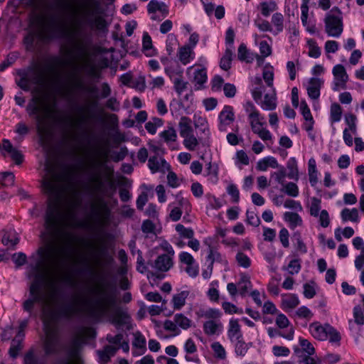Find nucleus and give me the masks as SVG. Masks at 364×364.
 Returning a JSON list of instances; mask_svg holds the SVG:
<instances>
[{
	"mask_svg": "<svg viewBox=\"0 0 364 364\" xmlns=\"http://www.w3.org/2000/svg\"><path fill=\"white\" fill-rule=\"evenodd\" d=\"M38 254L41 259L33 267L34 280L29 287L30 297L22 304L23 311L27 312L31 318L35 319L38 317V313L34 311L36 303L41 304V308L44 305L51 307L42 294L41 288L46 279V271L53 265V256L50 250L40 249Z\"/></svg>",
	"mask_w": 364,
	"mask_h": 364,
	"instance_id": "7ed1b4c3",
	"label": "nucleus"
},
{
	"mask_svg": "<svg viewBox=\"0 0 364 364\" xmlns=\"http://www.w3.org/2000/svg\"><path fill=\"white\" fill-rule=\"evenodd\" d=\"M294 316L299 318H304L308 321L313 318L314 314L307 306H301L295 311Z\"/></svg>",
	"mask_w": 364,
	"mask_h": 364,
	"instance_id": "052dcab7",
	"label": "nucleus"
},
{
	"mask_svg": "<svg viewBox=\"0 0 364 364\" xmlns=\"http://www.w3.org/2000/svg\"><path fill=\"white\" fill-rule=\"evenodd\" d=\"M342 107L336 102L331 104L330 109V122L333 124L341 121L342 117Z\"/></svg>",
	"mask_w": 364,
	"mask_h": 364,
	"instance_id": "79ce46f5",
	"label": "nucleus"
},
{
	"mask_svg": "<svg viewBox=\"0 0 364 364\" xmlns=\"http://www.w3.org/2000/svg\"><path fill=\"white\" fill-rule=\"evenodd\" d=\"M261 102V107L264 110H274L277 107V96L275 89H272V93H267L264 100Z\"/></svg>",
	"mask_w": 364,
	"mask_h": 364,
	"instance_id": "bb28decb",
	"label": "nucleus"
},
{
	"mask_svg": "<svg viewBox=\"0 0 364 364\" xmlns=\"http://www.w3.org/2000/svg\"><path fill=\"white\" fill-rule=\"evenodd\" d=\"M284 219L289 223V226L291 229H294L297 226L302 225V219L296 213L286 212L284 214Z\"/></svg>",
	"mask_w": 364,
	"mask_h": 364,
	"instance_id": "72a5a7b5",
	"label": "nucleus"
},
{
	"mask_svg": "<svg viewBox=\"0 0 364 364\" xmlns=\"http://www.w3.org/2000/svg\"><path fill=\"white\" fill-rule=\"evenodd\" d=\"M90 291L97 295L94 300L82 298L80 301L86 306L87 314L91 319L101 322L109 318L117 328L124 326L130 328L128 325L131 318L127 311L118 306L117 290L114 285L107 284L105 287L91 289Z\"/></svg>",
	"mask_w": 364,
	"mask_h": 364,
	"instance_id": "f257e3e1",
	"label": "nucleus"
},
{
	"mask_svg": "<svg viewBox=\"0 0 364 364\" xmlns=\"http://www.w3.org/2000/svg\"><path fill=\"white\" fill-rule=\"evenodd\" d=\"M14 181L15 176L12 172H3L0 175V182L4 186H13L14 183Z\"/></svg>",
	"mask_w": 364,
	"mask_h": 364,
	"instance_id": "774afa93",
	"label": "nucleus"
},
{
	"mask_svg": "<svg viewBox=\"0 0 364 364\" xmlns=\"http://www.w3.org/2000/svg\"><path fill=\"white\" fill-rule=\"evenodd\" d=\"M182 138L183 139V144L188 151H195L196 147L200 144L203 146L200 137L197 138L193 134Z\"/></svg>",
	"mask_w": 364,
	"mask_h": 364,
	"instance_id": "7c9ffc66",
	"label": "nucleus"
},
{
	"mask_svg": "<svg viewBox=\"0 0 364 364\" xmlns=\"http://www.w3.org/2000/svg\"><path fill=\"white\" fill-rule=\"evenodd\" d=\"M299 299L294 294H284L282 295L281 308L286 312L295 309L299 304Z\"/></svg>",
	"mask_w": 364,
	"mask_h": 364,
	"instance_id": "412c9836",
	"label": "nucleus"
},
{
	"mask_svg": "<svg viewBox=\"0 0 364 364\" xmlns=\"http://www.w3.org/2000/svg\"><path fill=\"white\" fill-rule=\"evenodd\" d=\"M159 136L167 144L176 141L177 139L176 132L175 129L172 127H170L167 129H165L164 131L160 132Z\"/></svg>",
	"mask_w": 364,
	"mask_h": 364,
	"instance_id": "8fccbe9b",
	"label": "nucleus"
},
{
	"mask_svg": "<svg viewBox=\"0 0 364 364\" xmlns=\"http://www.w3.org/2000/svg\"><path fill=\"white\" fill-rule=\"evenodd\" d=\"M325 31L328 36L338 38L343 33V24L342 14L337 6H334L326 14L324 18Z\"/></svg>",
	"mask_w": 364,
	"mask_h": 364,
	"instance_id": "6e6552de",
	"label": "nucleus"
},
{
	"mask_svg": "<svg viewBox=\"0 0 364 364\" xmlns=\"http://www.w3.org/2000/svg\"><path fill=\"white\" fill-rule=\"evenodd\" d=\"M334 76L332 90L335 92L339 91L341 89L346 88V83L348 81V75L343 65H336L332 70Z\"/></svg>",
	"mask_w": 364,
	"mask_h": 364,
	"instance_id": "f8f14e48",
	"label": "nucleus"
},
{
	"mask_svg": "<svg viewBox=\"0 0 364 364\" xmlns=\"http://www.w3.org/2000/svg\"><path fill=\"white\" fill-rule=\"evenodd\" d=\"M14 132L18 134L14 140L21 142L23 140L24 136L29 133L30 129L23 122H19L16 124Z\"/></svg>",
	"mask_w": 364,
	"mask_h": 364,
	"instance_id": "37998d69",
	"label": "nucleus"
},
{
	"mask_svg": "<svg viewBox=\"0 0 364 364\" xmlns=\"http://www.w3.org/2000/svg\"><path fill=\"white\" fill-rule=\"evenodd\" d=\"M30 26L39 29L41 37L46 41L57 38H69L72 42V50L70 54H74L77 58H86L89 54L91 39L87 37L80 41L73 40L68 34L65 23L55 15L48 18L40 15H32L30 17Z\"/></svg>",
	"mask_w": 364,
	"mask_h": 364,
	"instance_id": "f03ea898",
	"label": "nucleus"
},
{
	"mask_svg": "<svg viewBox=\"0 0 364 364\" xmlns=\"http://www.w3.org/2000/svg\"><path fill=\"white\" fill-rule=\"evenodd\" d=\"M259 48L261 55L255 54V58H257V60H261L262 58H267L272 54V47L265 41H262L259 43Z\"/></svg>",
	"mask_w": 364,
	"mask_h": 364,
	"instance_id": "4d7b16f0",
	"label": "nucleus"
},
{
	"mask_svg": "<svg viewBox=\"0 0 364 364\" xmlns=\"http://www.w3.org/2000/svg\"><path fill=\"white\" fill-rule=\"evenodd\" d=\"M173 320L175 323L183 329H188L191 326V320L185 316L183 314H176Z\"/></svg>",
	"mask_w": 364,
	"mask_h": 364,
	"instance_id": "13d9d810",
	"label": "nucleus"
},
{
	"mask_svg": "<svg viewBox=\"0 0 364 364\" xmlns=\"http://www.w3.org/2000/svg\"><path fill=\"white\" fill-rule=\"evenodd\" d=\"M18 241L19 238L15 232H6L1 240L3 245L8 247H14Z\"/></svg>",
	"mask_w": 364,
	"mask_h": 364,
	"instance_id": "49530a36",
	"label": "nucleus"
},
{
	"mask_svg": "<svg viewBox=\"0 0 364 364\" xmlns=\"http://www.w3.org/2000/svg\"><path fill=\"white\" fill-rule=\"evenodd\" d=\"M42 186L44 193L48 196L47 210L45 215V227L54 236H63L70 238L71 234L60 229L61 218L60 205L63 194V188L54 179L46 178L43 180Z\"/></svg>",
	"mask_w": 364,
	"mask_h": 364,
	"instance_id": "39448f33",
	"label": "nucleus"
},
{
	"mask_svg": "<svg viewBox=\"0 0 364 364\" xmlns=\"http://www.w3.org/2000/svg\"><path fill=\"white\" fill-rule=\"evenodd\" d=\"M196 314L198 318H205L209 320L219 319L222 316V312L218 309L215 308H200Z\"/></svg>",
	"mask_w": 364,
	"mask_h": 364,
	"instance_id": "a878e982",
	"label": "nucleus"
},
{
	"mask_svg": "<svg viewBox=\"0 0 364 364\" xmlns=\"http://www.w3.org/2000/svg\"><path fill=\"white\" fill-rule=\"evenodd\" d=\"M255 87L252 90V95L254 100L259 103L262 100L263 92H264V87L262 85V79L259 77L255 79Z\"/></svg>",
	"mask_w": 364,
	"mask_h": 364,
	"instance_id": "c9c22d12",
	"label": "nucleus"
},
{
	"mask_svg": "<svg viewBox=\"0 0 364 364\" xmlns=\"http://www.w3.org/2000/svg\"><path fill=\"white\" fill-rule=\"evenodd\" d=\"M341 215L343 221L358 222L359 220L358 211L355 208L351 210L348 208L343 209Z\"/></svg>",
	"mask_w": 364,
	"mask_h": 364,
	"instance_id": "09e8293b",
	"label": "nucleus"
},
{
	"mask_svg": "<svg viewBox=\"0 0 364 364\" xmlns=\"http://www.w3.org/2000/svg\"><path fill=\"white\" fill-rule=\"evenodd\" d=\"M98 105V101L95 100L85 106H78L76 110L79 113L80 117L76 124V127L81 129L83 125L95 119L97 117Z\"/></svg>",
	"mask_w": 364,
	"mask_h": 364,
	"instance_id": "9d476101",
	"label": "nucleus"
},
{
	"mask_svg": "<svg viewBox=\"0 0 364 364\" xmlns=\"http://www.w3.org/2000/svg\"><path fill=\"white\" fill-rule=\"evenodd\" d=\"M262 77L267 85L273 89L274 72L272 66H265L263 69Z\"/></svg>",
	"mask_w": 364,
	"mask_h": 364,
	"instance_id": "e2e57ef3",
	"label": "nucleus"
},
{
	"mask_svg": "<svg viewBox=\"0 0 364 364\" xmlns=\"http://www.w3.org/2000/svg\"><path fill=\"white\" fill-rule=\"evenodd\" d=\"M120 184L124 188H120L119 190V198L122 202H128L132 197V194L129 191L132 186V181L126 177H122Z\"/></svg>",
	"mask_w": 364,
	"mask_h": 364,
	"instance_id": "393cba45",
	"label": "nucleus"
},
{
	"mask_svg": "<svg viewBox=\"0 0 364 364\" xmlns=\"http://www.w3.org/2000/svg\"><path fill=\"white\" fill-rule=\"evenodd\" d=\"M309 331L311 335L318 341L329 340L330 343H339L341 335L339 332L328 323L321 324L315 321L309 325Z\"/></svg>",
	"mask_w": 364,
	"mask_h": 364,
	"instance_id": "0eeeda50",
	"label": "nucleus"
},
{
	"mask_svg": "<svg viewBox=\"0 0 364 364\" xmlns=\"http://www.w3.org/2000/svg\"><path fill=\"white\" fill-rule=\"evenodd\" d=\"M76 2L86 14L85 22L90 28L102 33L108 32L110 22L105 17L100 0H76Z\"/></svg>",
	"mask_w": 364,
	"mask_h": 364,
	"instance_id": "423d86ee",
	"label": "nucleus"
},
{
	"mask_svg": "<svg viewBox=\"0 0 364 364\" xmlns=\"http://www.w3.org/2000/svg\"><path fill=\"white\" fill-rule=\"evenodd\" d=\"M292 240L295 243V246L297 250L303 254L307 252V247L305 243L303 242L301 233L299 232H296L294 233Z\"/></svg>",
	"mask_w": 364,
	"mask_h": 364,
	"instance_id": "69168bd1",
	"label": "nucleus"
},
{
	"mask_svg": "<svg viewBox=\"0 0 364 364\" xmlns=\"http://www.w3.org/2000/svg\"><path fill=\"white\" fill-rule=\"evenodd\" d=\"M193 121L195 128L198 130L203 146H210L212 142L211 132L207 118L200 114H194Z\"/></svg>",
	"mask_w": 364,
	"mask_h": 364,
	"instance_id": "9b49d317",
	"label": "nucleus"
},
{
	"mask_svg": "<svg viewBox=\"0 0 364 364\" xmlns=\"http://www.w3.org/2000/svg\"><path fill=\"white\" fill-rule=\"evenodd\" d=\"M353 320H349V329L354 337L357 339L360 336L361 328L364 325V316L360 306L357 305L353 308Z\"/></svg>",
	"mask_w": 364,
	"mask_h": 364,
	"instance_id": "ddd939ff",
	"label": "nucleus"
},
{
	"mask_svg": "<svg viewBox=\"0 0 364 364\" xmlns=\"http://www.w3.org/2000/svg\"><path fill=\"white\" fill-rule=\"evenodd\" d=\"M119 348L110 345L105 346L102 350H98L97 354L98 355L99 363L100 364H107L109 362L111 358L116 354Z\"/></svg>",
	"mask_w": 364,
	"mask_h": 364,
	"instance_id": "5701e85b",
	"label": "nucleus"
},
{
	"mask_svg": "<svg viewBox=\"0 0 364 364\" xmlns=\"http://www.w3.org/2000/svg\"><path fill=\"white\" fill-rule=\"evenodd\" d=\"M208 79L206 69L198 68L196 69L193 73V82L196 85H198V89L202 87L204 83L206 82Z\"/></svg>",
	"mask_w": 364,
	"mask_h": 364,
	"instance_id": "ea45409f",
	"label": "nucleus"
},
{
	"mask_svg": "<svg viewBox=\"0 0 364 364\" xmlns=\"http://www.w3.org/2000/svg\"><path fill=\"white\" fill-rule=\"evenodd\" d=\"M228 336L232 342H234L235 340L243 338L240 330V325L239 324L237 319L232 318L230 320Z\"/></svg>",
	"mask_w": 364,
	"mask_h": 364,
	"instance_id": "b1692460",
	"label": "nucleus"
},
{
	"mask_svg": "<svg viewBox=\"0 0 364 364\" xmlns=\"http://www.w3.org/2000/svg\"><path fill=\"white\" fill-rule=\"evenodd\" d=\"M20 80L17 82V85L21 89L24 91L28 92L31 90V80L28 77V74L26 71H23L19 73Z\"/></svg>",
	"mask_w": 364,
	"mask_h": 364,
	"instance_id": "0e129e2a",
	"label": "nucleus"
},
{
	"mask_svg": "<svg viewBox=\"0 0 364 364\" xmlns=\"http://www.w3.org/2000/svg\"><path fill=\"white\" fill-rule=\"evenodd\" d=\"M147 265L160 272H166L173 265V257L168 255H160L154 261H148Z\"/></svg>",
	"mask_w": 364,
	"mask_h": 364,
	"instance_id": "2eb2a0df",
	"label": "nucleus"
},
{
	"mask_svg": "<svg viewBox=\"0 0 364 364\" xmlns=\"http://www.w3.org/2000/svg\"><path fill=\"white\" fill-rule=\"evenodd\" d=\"M190 294L189 291H181L173 296L172 303L175 310H180L185 304L186 300Z\"/></svg>",
	"mask_w": 364,
	"mask_h": 364,
	"instance_id": "2f4dec72",
	"label": "nucleus"
},
{
	"mask_svg": "<svg viewBox=\"0 0 364 364\" xmlns=\"http://www.w3.org/2000/svg\"><path fill=\"white\" fill-rule=\"evenodd\" d=\"M308 171L309 183L311 186H314L318 182V171L316 169V161L313 158L309 160Z\"/></svg>",
	"mask_w": 364,
	"mask_h": 364,
	"instance_id": "a18cd8bd",
	"label": "nucleus"
},
{
	"mask_svg": "<svg viewBox=\"0 0 364 364\" xmlns=\"http://www.w3.org/2000/svg\"><path fill=\"white\" fill-rule=\"evenodd\" d=\"M80 343L78 338L73 340L68 349V358L58 360L55 364H80L77 361L79 358Z\"/></svg>",
	"mask_w": 364,
	"mask_h": 364,
	"instance_id": "dca6fc26",
	"label": "nucleus"
},
{
	"mask_svg": "<svg viewBox=\"0 0 364 364\" xmlns=\"http://www.w3.org/2000/svg\"><path fill=\"white\" fill-rule=\"evenodd\" d=\"M92 212L103 223L108 222L112 214V210L108 205V203L102 197L97 199V205L92 207Z\"/></svg>",
	"mask_w": 364,
	"mask_h": 364,
	"instance_id": "f3484780",
	"label": "nucleus"
},
{
	"mask_svg": "<svg viewBox=\"0 0 364 364\" xmlns=\"http://www.w3.org/2000/svg\"><path fill=\"white\" fill-rule=\"evenodd\" d=\"M176 230L179 234L181 237L186 239H193L194 237V231L191 228H186L182 224H177L176 225Z\"/></svg>",
	"mask_w": 364,
	"mask_h": 364,
	"instance_id": "bf43d9fd",
	"label": "nucleus"
},
{
	"mask_svg": "<svg viewBox=\"0 0 364 364\" xmlns=\"http://www.w3.org/2000/svg\"><path fill=\"white\" fill-rule=\"evenodd\" d=\"M267 333L270 338L280 336L289 341L293 340L294 335V331L292 328H291L287 333H284L277 329L269 327L267 329Z\"/></svg>",
	"mask_w": 364,
	"mask_h": 364,
	"instance_id": "c03bdc74",
	"label": "nucleus"
},
{
	"mask_svg": "<svg viewBox=\"0 0 364 364\" xmlns=\"http://www.w3.org/2000/svg\"><path fill=\"white\" fill-rule=\"evenodd\" d=\"M259 8L260 9L262 15L264 17L269 16L271 13L278 9L276 2L273 0L261 2L259 5Z\"/></svg>",
	"mask_w": 364,
	"mask_h": 364,
	"instance_id": "a19ab883",
	"label": "nucleus"
},
{
	"mask_svg": "<svg viewBox=\"0 0 364 364\" xmlns=\"http://www.w3.org/2000/svg\"><path fill=\"white\" fill-rule=\"evenodd\" d=\"M287 167L289 170L287 177L290 179L298 181L299 179V170L297 166V161L295 157L289 159L287 163Z\"/></svg>",
	"mask_w": 364,
	"mask_h": 364,
	"instance_id": "58836bf2",
	"label": "nucleus"
},
{
	"mask_svg": "<svg viewBox=\"0 0 364 364\" xmlns=\"http://www.w3.org/2000/svg\"><path fill=\"white\" fill-rule=\"evenodd\" d=\"M272 23L276 27V30L273 32L274 36L281 33L284 29V16L281 13H275L272 17Z\"/></svg>",
	"mask_w": 364,
	"mask_h": 364,
	"instance_id": "603ef678",
	"label": "nucleus"
},
{
	"mask_svg": "<svg viewBox=\"0 0 364 364\" xmlns=\"http://www.w3.org/2000/svg\"><path fill=\"white\" fill-rule=\"evenodd\" d=\"M244 109L245 112L248 114L249 120L262 117L255 105L250 101H247L244 104Z\"/></svg>",
	"mask_w": 364,
	"mask_h": 364,
	"instance_id": "5fc2aeb1",
	"label": "nucleus"
},
{
	"mask_svg": "<svg viewBox=\"0 0 364 364\" xmlns=\"http://www.w3.org/2000/svg\"><path fill=\"white\" fill-rule=\"evenodd\" d=\"M163 125V119L159 117H153L145 124V129L151 134H155L158 127Z\"/></svg>",
	"mask_w": 364,
	"mask_h": 364,
	"instance_id": "864d4df0",
	"label": "nucleus"
},
{
	"mask_svg": "<svg viewBox=\"0 0 364 364\" xmlns=\"http://www.w3.org/2000/svg\"><path fill=\"white\" fill-rule=\"evenodd\" d=\"M179 133L181 137L193 134L192 120L188 117H182L178 123Z\"/></svg>",
	"mask_w": 364,
	"mask_h": 364,
	"instance_id": "cd10ccee",
	"label": "nucleus"
},
{
	"mask_svg": "<svg viewBox=\"0 0 364 364\" xmlns=\"http://www.w3.org/2000/svg\"><path fill=\"white\" fill-rule=\"evenodd\" d=\"M235 119L233 107L230 105H225L218 114V130L221 132H227L228 126L235 121Z\"/></svg>",
	"mask_w": 364,
	"mask_h": 364,
	"instance_id": "4468645a",
	"label": "nucleus"
},
{
	"mask_svg": "<svg viewBox=\"0 0 364 364\" xmlns=\"http://www.w3.org/2000/svg\"><path fill=\"white\" fill-rule=\"evenodd\" d=\"M23 364H48V360L46 356L38 354L36 348H31L24 354Z\"/></svg>",
	"mask_w": 364,
	"mask_h": 364,
	"instance_id": "aec40b11",
	"label": "nucleus"
},
{
	"mask_svg": "<svg viewBox=\"0 0 364 364\" xmlns=\"http://www.w3.org/2000/svg\"><path fill=\"white\" fill-rule=\"evenodd\" d=\"M268 167L276 168L279 167L277 159L273 156H267L259 160L257 164V169L259 171H267Z\"/></svg>",
	"mask_w": 364,
	"mask_h": 364,
	"instance_id": "c756f323",
	"label": "nucleus"
},
{
	"mask_svg": "<svg viewBox=\"0 0 364 364\" xmlns=\"http://www.w3.org/2000/svg\"><path fill=\"white\" fill-rule=\"evenodd\" d=\"M323 82L319 78L311 77L309 79L307 86V93L309 97L312 100H317L320 97V90Z\"/></svg>",
	"mask_w": 364,
	"mask_h": 364,
	"instance_id": "4be33fe9",
	"label": "nucleus"
},
{
	"mask_svg": "<svg viewBox=\"0 0 364 364\" xmlns=\"http://www.w3.org/2000/svg\"><path fill=\"white\" fill-rule=\"evenodd\" d=\"M23 348V343L12 340L9 350V354L12 358H16Z\"/></svg>",
	"mask_w": 364,
	"mask_h": 364,
	"instance_id": "338daca9",
	"label": "nucleus"
},
{
	"mask_svg": "<svg viewBox=\"0 0 364 364\" xmlns=\"http://www.w3.org/2000/svg\"><path fill=\"white\" fill-rule=\"evenodd\" d=\"M234 342H235V353L237 355L244 356L247 353V352L249 349L248 344L246 343L243 341V338H240V339L235 340Z\"/></svg>",
	"mask_w": 364,
	"mask_h": 364,
	"instance_id": "680f3d73",
	"label": "nucleus"
},
{
	"mask_svg": "<svg viewBox=\"0 0 364 364\" xmlns=\"http://www.w3.org/2000/svg\"><path fill=\"white\" fill-rule=\"evenodd\" d=\"M237 286L240 294L242 296H245L248 292V289L252 287V282L250 277L245 274H241Z\"/></svg>",
	"mask_w": 364,
	"mask_h": 364,
	"instance_id": "4c0bfd02",
	"label": "nucleus"
},
{
	"mask_svg": "<svg viewBox=\"0 0 364 364\" xmlns=\"http://www.w3.org/2000/svg\"><path fill=\"white\" fill-rule=\"evenodd\" d=\"M208 255L206 257L207 262H209L208 268L210 269V271H212L213 266L215 262H222V255L210 245H208Z\"/></svg>",
	"mask_w": 364,
	"mask_h": 364,
	"instance_id": "f704fd0d",
	"label": "nucleus"
},
{
	"mask_svg": "<svg viewBox=\"0 0 364 364\" xmlns=\"http://www.w3.org/2000/svg\"><path fill=\"white\" fill-rule=\"evenodd\" d=\"M232 50L231 48H226L224 55L220 61V67L223 70L228 71L231 68Z\"/></svg>",
	"mask_w": 364,
	"mask_h": 364,
	"instance_id": "3c124183",
	"label": "nucleus"
},
{
	"mask_svg": "<svg viewBox=\"0 0 364 364\" xmlns=\"http://www.w3.org/2000/svg\"><path fill=\"white\" fill-rule=\"evenodd\" d=\"M282 186L283 188L282 189V191H283L287 196L294 198H296L299 196V187L295 183L288 182L287 183H284Z\"/></svg>",
	"mask_w": 364,
	"mask_h": 364,
	"instance_id": "6e6d98bb",
	"label": "nucleus"
},
{
	"mask_svg": "<svg viewBox=\"0 0 364 364\" xmlns=\"http://www.w3.org/2000/svg\"><path fill=\"white\" fill-rule=\"evenodd\" d=\"M56 105L55 100H53L52 107L48 105L47 95L35 96L26 107V111L29 116H35L38 123H41L43 117L41 113L48 116L51 112L52 108Z\"/></svg>",
	"mask_w": 364,
	"mask_h": 364,
	"instance_id": "1a4fd4ad",
	"label": "nucleus"
},
{
	"mask_svg": "<svg viewBox=\"0 0 364 364\" xmlns=\"http://www.w3.org/2000/svg\"><path fill=\"white\" fill-rule=\"evenodd\" d=\"M237 57L238 59L242 62L251 63L253 62L255 55L250 53L247 48V46L244 43H242L239 46L238 48Z\"/></svg>",
	"mask_w": 364,
	"mask_h": 364,
	"instance_id": "473e14b6",
	"label": "nucleus"
},
{
	"mask_svg": "<svg viewBox=\"0 0 364 364\" xmlns=\"http://www.w3.org/2000/svg\"><path fill=\"white\" fill-rule=\"evenodd\" d=\"M192 48L188 46L180 48L178 53L180 61L183 65H187L193 58L191 57Z\"/></svg>",
	"mask_w": 364,
	"mask_h": 364,
	"instance_id": "de8ad7c7",
	"label": "nucleus"
},
{
	"mask_svg": "<svg viewBox=\"0 0 364 364\" xmlns=\"http://www.w3.org/2000/svg\"><path fill=\"white\" fill-rule=\"evenodd\" d=\"M222 328V323L213 320H208L204 322L203 325V331L205 334L208 336L218 334L221 331Z\"/></svg>",
	"mask_w": 364,
	"mask_h": 364,
	"instance_id": "c85d7f7f",
	"label": "nucleus"
},
{
	"mask_svg": "<svg viewBox=\"0 0 364 364\" xmlns=\"http://www.w3.org/2000/svg\"><path fill=\"white\" fill-rule=\"evenodd\" d=\"M173 88L178 95H181L184 90L187 89L188 82L183 80V71L177 73V77L173 80Z\"/></svg>",
	"mask_w": 364,
	"mask_h": 364,
	"instance_id": "e433bc0d",
	"label": "nucleus"
},
{
	"mask_svg": "<svg viewBox=\"0 0 364 364\" xmlns=\"http://www.w3.org/2000/svg\"><path fill=\"white\" fill-rule=\"evenodd\" d=\"M79 309L72 304L60 306L58 309L44 305L38 316L43 321V328L46 333L44 348L46 355L55 354L58 350L59 338L56 330L53 326L60 319H70L75 316Z\"/></svg>",
	"mask_w": 364,
	"mask_h": 364,
	"instance_id": "20e7f679",
	"label": "nucleus"
},
{
	"mask_svg": "<svg viewBox=\"0 0 364 364\" xmlns=\"http://www.w3.org/2000/svg\"><path fill=\"white\" fill-rule=\"evenodd\" d=\"M148 166L152 173L157 172L165 173L171 168L164 159L159 158L157 156H153L149 159Z\"/></svg>",
	"mask_w": 364,
	"mask_h": 364,
	"instance_id": "a211bd4d",
	"label": "nucleus"
},
{
	"mask_svg": "<svg viewBox=\"0 0 364 364\" xmlns=\"http://www.w3.org/2000/svg\"><path fill=\"white\" fill-rule=\"evenodd\" d=\"M134 340L132 341L133 350L132 355L134 357L141 355L146 351V341L144 335L139 331L133 333Z\"/></svg>",
	"mask_w": 364,
	"mask_h": 364,
	"instance_id": "6ab92c4d",
	"label": "nucleus"
}]
</instances>
